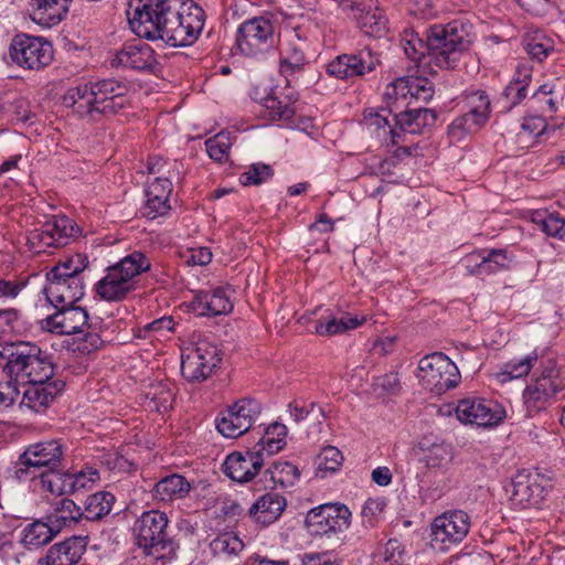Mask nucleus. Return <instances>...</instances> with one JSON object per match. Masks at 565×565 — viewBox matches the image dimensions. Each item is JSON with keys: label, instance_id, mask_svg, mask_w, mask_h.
<instances>
[{"label": "nucleus", "instance_id": "nucleus-4", "mask_svg": "<svg viewBox=\"0 0 565 565\" xmlns=\"http://www.w3.org/2000/svg\"><path fill=\"white\" fill-rule=\"evenodd\" d=\"M168 518L158 510L146 511L134 526L136 544L148 556L156 559L172 558L178 548L177 543L167 532Z\"/></svg>", "mask_w": 565, "mask_h": 565}, {"label": "nucleus", "instance_id": "nucleus-12", "mask_svg": "<svg viewBox=\"0 0 565 565\" xmlns=\"http://www.w3.org/2000/svg\"><path fill=\"white\" fill-rule=\"evenodd\" d=\"M10 57L21 67L41 70L53 60V47L42 38L18 34L10 44Z\"/></svg>", "mask_w": 565, "mask_h": 565}, {"label": "nucleus", "instance_id": "nucleus-42", "mask_svg": "<svg viewBox=\"0 0 565 565\" xmlns=\"http://www.w3.org/2000/svg\"><path fill=\"white\" fill-rule=\"evenodd\" d=\"M524 50L534 60L541 62L554 49V42L541 31L527 34L523 41Z\"/></svg>", "mask_w": 565, "mask_h": 565}, {"label": "nucleus", "instance_id": "nucleus-37", "mask_svg": "<svg viewBox=\"0 0 565 565\" xmlns=\"http://www.w3.org/2000/svg\"><path fill=\"white\" fill-rule=\"evenodd\" d=\"M116 499L107 491H99L90 494L84 504L83 515L87 521H99L108 515L113 509Z\"/></svg>", "mask_w": 565, "mask_h": 565}, {"label": "nucleus", "instance_id": "nucleus-24", "mask_svg": "<svg viewBox=\"0 0 565 565\" xmlns=\"http://www.w3.org/2000/svg\"><path fill=\"white\" fill-rule=\"evenodd\" d=\"M21 384L23 387L21 405L36 413L44 411L64 387L62 381Z\"/></svg>", "mask_w": 565, "mask_h": 565}, {"label": "nucleus", "instance_id": "nucleus-17", "mask_svg": "<svg viewBox=\"0 0 565 565\" xmlns=\"http://www.w3.org/2000/svg\"><path fill=\"white\" fill-rule=\"evenodd\" d=\"M35 345L31 342L7 343L0 349V367L8 377L15 382H24V376L35 354Z\"/></svg>", "mask_w": 565, "mask_h": 565}, {"label": "nucleus", "instance_id": "nucleus-60", "mask_svg": "<svg viewBox=\"0 0 565 565\" xmlns=\"http://www.w3.org/2000/svg\"><path fill=\"white\" fill-rule=\"evenodd\" d=\"M526 88L512 81L509 83L502 93V99L509 102L508 109L519 105L526 97Z\"/></svg>", "mask_w": 565, "mask_h": 565}, {"label": "nucleus", "instance_id": "nucleus-7", "mask_svg": "<svg viewBox=\"0 0 565 565\" xmlns=\"http://www.w3.org/2000/svg\"><path fill=\"white\" fill-rule=\"evenodd\" d=\"M542 370L524 390L523 399L529 416L545 409L561 390L559 372L552 359L541 362Z\"/></svg>", "mask_w": 565, "mask_h": 565}, {"label": "nucleus", "instance_id": "nucleus-35", "mask_svg": "<svg viewBox=\"0 0 565 565\" xmlns=\"http://www.w3.org/2000/svg\"><path fill=\"white\" fill-rule=\"evenodd\" d=\"M306 58L301 46L295 40H287L280 46L279 72L289 82V76L302 70Z\"/></svg>", "mask_w": 565, "mask_h": 565}, {"label": "nucleus", "instance_id": "nucleus-27", "mask_svg": "<svg viewBox=\"0 0 565 565\" xmlns=\"http://www.w3.org/2000/svg\"><path fill=\"white\" fill-rule=\"evenodd\" d=\"M395 126L407 134H422L425 128L435 125L437 114L428 108L406 109L399 113H392Z\"/></svg>", "mask_w": 565, "mask_h": 565}, {"label": "nucleus", "instance_id": "nucleus-20", "mask_svg": "<svg viewBox=\"0 0 565 565\" xmlns=\"http://www.w3.org/2000/svg\"><path fill=\"white\" fill-rule=\"evenodd\" d=\"M94 96L96 97V113L114 115L124 108L127 103L125 94L127 86L115 79H103L92 83Z\"/></svg>", "mask_w": 565, "mask_h": 565}, {"label": "nucleus", "instance_id": "nucleus-41", "mask_svg": "<svg viewBox=\"0 0 565 565\" xmlns=\"http://www.w3.org/2000/svg\"><path fill=\"white\" fill-rule=\"evenodd\" d=\"M452 459V447L445 441L434 443L425 449L424 461L430 469H445L451 463Z\"/></svg>", "mask_w": 565, "mask_h": 565}, {"label": "nucleus", "instance_id": "nucleus-23", "mask_svg": "<svg viewBox=\"0 0 565 565\" xmlns=\"http://www.w3.org/2000/svg\"><path fill=\"white\" fill-rule=\"evenodd\" d=\"M172 183L168 178H157L146 190V202L140 214L149 220L166 215L170 210Z\"/></svg>", "mask_w": 565, "mask_h": 565}, {"label": "nucleus", "instance_id": "nucleus-25", "mask_svg": "<svg viewBox=\"0 0 565 565\" xmlns=\"http://www.w3.org/2000/svg\"><path fill=\"white\" fill-rule=\"evenodd\" d=\"M192 309L199 316H218L232 311L233 303L224 288L199 291L192 300Z\"/></svg>", "mask_w": 565, "mask_h": 565}, {"label": "nucleus", "instance_id": "nucleus-63", "mask_svg": "<svg viewBox=\"0 0 565 565\" xmlns=\"http://www.w3.org/2000/svg\"><path fill=\"white\" fill-rule=\"evenodd\" d=\"M376 384L388 394H396L402 388L399 376L395 372L379 377Z\"/></svg>", "mask_w": 565, "mask_h": 565}, {"label": "nucleus", "instance_id": "nucleus-43", "mask_svg": "<svg viewBox=\"0 0 565 565\" xmlns=\"http://www.w3.org/2000/svg\"><path fill=\"white\" fill-rule=\"evenodd\" d=\"M87 264L88 260L85 255L75 254L60 260L58 264L47 273V277H62L68 279H71V277H81V273L87 267Z\"/></svg>", "mask_w": 565, "mask_h": 565}, {"label": "nucleus", "instance_id": "nucleus-49", "mask_svg": "<svg viewBox=\"0 0 565 565\" xmlns=\"http://www.w3.org/2000/svg\"><path fill=\"white\" fill-rule=\"evenodd\" d=\"M385 96L388 100V111L392 114L396 111L399 107L397 103L402 99H406L407 96L412 97L411 83L409 77H401L390 84L386 88Z\"/></svg>", "mask_w": 565, "mask_h": 565}, {"label": "nucleus", "instance_id": "nucleus-8", "mask_svg": "<svg viewBox=\"0 0 565 565\" xmlns=\"http://www.w3.org/2000/svg\"><path fill=\"white\" fill-rule=\"evenodd\" d=\"M64 447L60 440L52 439L30 445L20 456L17 476L32 472L34 476L42 471L63 469Z\"/></svg>", "mask_w": 565, "mask_h": 565}, {"label": "nucleus", "instance_id": "nucleus-14", "mask_svg": "<svg viewBox=\"0 0 565 565\" xmlns=\"http://www.w3.org/2000/svg\"><path fill=\"white\" fill-rule=\"evenodd\" d=\"M351 512L344 504L328 503L310 510L306 526L311 535L343 532L350 526Z\"/></svg>", "mask_w": 565, "mask_h": 565}, {"label": "nucleus", "instance_id": "nucleus-28", "mask_svg": "<svg viewBox=\"0 0 565 565\" xmlns=\"http://www.w3.org/2000/svg\"><path fill=\"white\" fill-rule=\"evenodd\" d=\"M85 550L79 537L66 540L51 546L44 558L39 561L40 565H73L77 563Z\"/></svg>", "mask_w": 565, "mask_h": 565}, {"label": "nucleus", "instance_id": "nucleus-46", "mask_svg": "<svg viewBox=\"0 0 565 565\" xmlns=\"http://www.w3.org/2000/svg\"><path fill=\"white\" fill-rule=\"evenodd\" d=\"M362 321L358 318L342 317L341 319L331 318L328 321H318L316 324V332L319 335H333L343 333L348 330L358 328Z\"/></svg>", "mask_w": 565, "mask_h": 565}, {"label": "nucleus", "instance_id": "nucleus-33", "mask_svg": "<svg viewBox=\"0 0 565 565\" xmlns=\"http://www.w3.org/2000/svg\"><path fill=\"white\" fill-rule=\"evenodd\" d=\"M296 100L297 98H292L289 94L277 95L276 92H271L259 102L271 120H289L295 115Z\"/></svg>", "mask_w": 565, "mask_h": 565}, {"label": "nucleus", "instance_id": "nucleus-36", "mask_svg": "<svg viewBox=\"0 0 565 565\" xmlns=\"http://www.w3.org/2000/svg\"><path fill=\"white\" fill-rule=\"evenodd\" d=\"M50 522L34 521L26 524L21 531V543L28 550H38L49 544L55 536Z\"/></svg>", "mask_w": 565, "mask_h": 565}, {"label": "nucleus", "instance_id": "nucleus-1", "mask_svg": "<svg viewBox=\"0 0 565 565\" xmlns=\"http://www.w3.org/2000/svg\"><path fill=\"white\" fill-rule=\"evenodd\" d=\"M128 21L139 38L188 46L202 32L205 13L193 0H136Z\"/></svg>", "mask_w": 565, "mask_h": 565}, {"label": "nucleus", "instance_id": "nucleus-6", "mask_svg": "<svg viewBox=\"0 0 565 565\" xmlns=\"http://www.w3.org/2000/svg\"><path fill=\"white\" fill-rule=\"evenodd\" d=\"M418 376L424 387L436 394L454 388L460 381L457 365L441 352L428 354L419 361Z\"/></svg>", "mask_w": 565, "mask_h": 565}, {"label": "nucleus", "instance_id": "nucleus-44", "mask_svg": "<svg viewBox=\"0 0 565 565\" xmlns=\"http://www.w3.org/2000/svg\"><path fill=\"white\" fill-rule=\"evenodd\" d=\"M214 555L218 556H236L243 548V541L231 532H225L216 536L210 544Z\"/></svg>", "mask_w": 565, "mask_h": 565}, {"label": "nucleus", "instance_id": "nucleus-21", "mask_svg": "<svg viewBox=\"0 0 565 565\" xmlns=\"http://www.w3.org/2000/svg\"><path fill=\"white\" fill-rule=\"evenodd\" d=\"M49 284L45 287L47 300L54 306L74 305L84 296V282L82 277L60 278L47 277Z\"/></svg>", "mask_w": 565, "mask_h": 565}, {"label": "nucleus", "instance_id": "nucleus-61", "mask_svg": "<svg viewBox=\"0 0 565 565\" xmlns=\"http://www.w3.org/2000/svg\"><path fill=\"white\" fill-rule=\"evenodd\" d=\"M547 127L545 119L541 116H527L523 118L521 128L526 134L537 137L541 136Z\"/></svg>", "mask_w": 565, "mask_h": 565}, {"label": "nucleus", "instance_id": "nucleus-39", "mask_svg": "<svg viewBox=\"0 0 565 565\" xmlns=\"http://www.w3.org/2000/svg\"><path fill=\"white\" fill-rule=\"evenodd\" d=\"M46 228L50 230L52 236L55 238L56 246H66L72 238L79 235L81 230L70 217L54 216L52 220L45 222Z\"/></svg>", "mask_w": 565, "mask_h": 565}, {"label": "nucleus", "instance_id": "nucleus-22", "mask_svg": "<svg viewBox=\"0 0 565 565\" xmlns=\"http://www.w3.org/2000/svg\"><path fill=\"white\" fill-rule=\"evenodd\" d=\"M125 66L137 71H153L157 65L154 52L147 43L126 44L111 60V66Z\"/></svg>", "mask_w": 565, "mask_h": 565}, {"label": "nucleus", "instance_id": "nucleus-31", "mask_svg": "<svg viewBox=\"0 0 565 565\" xmlns=\"http://www.w3.org/2000/svg\"><path fill=\"white\" fill-rule=\"evenodd\" d=\"M71 2L72 0H33L34 20L53 26L66 17Z\"/></svg>", "mask_w": 565, "mask_h": 565}, {"label": "nucleus", "instance_id": "nucleus-2", "mask_svg": "<svg viewBox=\"0 0 565 565\" xmlns=\"http://www.w3.org/2000/svg\"><path fill=\"white\" fill-rule=\"evenodd\" d=\"M286 434L285 425L278 423L270 425L253 449L244 454L233 452L226 457L223 463L224 473L239 483L250 481L264 466L265 455L271 456L284 447Z\"/></svg>", "mask_w": 565, "mask_h": 565}, {"label": "nucleus", "instance_id": "nucleus-50", "mask_svg": "<svg viewBox=\"0 0 565 565\" xmlns=\"http://www.w3.org/2000/svg\"><path fill=\"white\" fill-rule=\"evenodd\" d=\"M28 244L30 245L31 250L36 254L46 253L50 247H57L55 238L52 236L50 230L46 228L45 223L42 228H36L29 233Z\"/></svg>", "mask_w": 565, "mask_h": 565}, {"label": "nucleus", "instance_id": "nucleus-5", "mask_svg": "<svg viewBox=\"0 0 565 565\" xmlns=\"http://www.w3.org/2000/svg\"><path fill=\"white\" fill-rule=\"evenodd\" d=\"M150 269L149 259L134 252L107 269L106 276L96 285V292L107 301H118L135 289V277Z\"/></svg>", "mask_w": 565, "mask_h": 565}, {"label": "nucleus", "instance_id": "nucleus-10", "mask_svg": "<svg viewBox=\"0 0 565 565\" xmlns=\"http://www.w3.org/2000/svg\"><path fill=\"white\" fill-rule=\"evenodd\" d=\"M469 529L470 518L465 511L445 512L431 524L430 545L435 551L447 552L467 536Z\"/></svg>", "mask_w": 565, "mask_h": 565}, {"label": "nucleus", "instance_id": "nucleus-34", "mask_svg": "<svg viewBox=\"0 0 565 565\" xmlns=\"http://www.w3.org/2000/svg\"><path fill=\"white\" fill-rule=\"evenodd\" d=\"M189 481L181 475H170L154 484V497L160 501H172L184 498L190 492Z\"/></svg>", "mask_w": 565, "mask_h": 565}, {"label": "nucleus", "instance_id": "nucleus-56", "mask_svg": "<svg viewBox=\"0 0 565 565\" xmlns=\"http://www.w3.org/2000/svg\"><path fill=\"white\" fill-rule=\"evenodd\" d=\"M541 227L548 236L565 239V220L558 214L552 213L541 221Z\"/></svg>", "mask_w": 565, "mask_h": 565}, {"label": "nucleus", "instance_id": "nucleus-32", "mask_svg": "<svg viewBox=\"0 0 565 565\" xmlns=\"http://www.w3.org/2000/svg\"><path fill=\"white\" fill-rule=\"evenodd\" d=\"M63 102L65 106L72 107L81 116L96 113V97L92 84L70 88L64 95Z\"/></svg>", "mask_w": 565, "mask_h": 565}, {"label": "nucleus", "instance_id": "nucleus-38", "mask_svg": "<svg viewBox=\"0 0 565 565\" xmlns=\"http://www.w3.org/2000/svg\"><path fill=\"white\" fill-rule=\"evenodd\" d=\"M54 375V365L50 356L35 345V354L31 360L23 383H42L50 381Z\"/></svg>", "mask_w": 565, "mask_h": 565}, {"label": "nucleus", "instance_id": "nucleus-9", "mask_svg": "<svg viewBox=\"0 0 565 565\" xmlns=\"http://www.w3.org/2000/svg\"><path fill=\"white\" fill-rule=\"evenodd\" d=\"M217 347L207 339H200L182 354L181 373L188 382H203L221 362Z\"/></svg>", "mask_w": 565, "mask_h": 565}, {"label": "nucleus", "instance_id": "nucleus-18", "mask_svg": "<svg viewBox=\"0 0 565 565\" xmlns=\"http://www.w3.org/2000/svg\"><path fill=\"white\" fill-rule=\"evenodd\" d=\"M379 60L369 50H362L358 54H343L335 57L327 65V73L339 79H349L363 76L372 72Z\"/></svg>", "mask_w": 565, "mask_h": 565}, {"label": "nucleus", "instance_id": "nucleus-48", "mask_svg": "<svg viewBox=\"0 0 565 565\" xmlns=\"http://www.w3.org/2000/svg\"><path fill=\"white\" fill-rule=\"evenodd\" d=\"M343 462L342 452L333 446L324 447L321 452L318 455L316 463L318 471L321 473L324 472H335L340 469Z\"/></svg>", "mask_w": 565, "mask_h": 565}, {"label": "nucleus", "instance_id": "nucleus-26", "mask_svg": "<svg viewBox=\"0 0 565 565\" xmlns=\"http://www.w3.org/2000/svg\"><path fill=\"white\" fill-rule=\"evenodd\" d=\"M466 267L473 275H490L509 267L510 259L504 249L473 253L467 256Z\"/></svg>", "mask_w": 565, "mask_h": 565}, {"label": "nucleus", "instance_id": "nucleus-52", "mask_svg": "<svg viewBox=\"0 0 565 565\" xmlns=\"http://www.w3.org/2000/svg\"><path fill=\"white\" fill-rule=\"evenodd\" d=\"M537 359V352L533 351L519 361H511L504 365V374L509 375L511 379L525 376L530 373Z\"/></svg>", "mask_w": 565, "mask_h": 565}, {"label": "nucleus", "instance_id": "nucleus-62", "mask_svg": "<svg viewBox=\"0 0 565 565\" xmlns=\"http://www.w3.org/2000/svg\"><path fill=\"white\" fill-rule=\"evenodd\" d=\"M151 399L158 412H166L171 407L173 395L170 390L159 385L156 392L152 393Z\"/></svg>", "mask_w": 565, "mask_h": 565}, {"label": "nucleus", "instance_id": "nucleus-13", "mask_svg": "<svg viewBox=\"0 0 565 565\" xmlns=\"http://www.w3.org/2000/svg\"><path fill=\"white\" fill-rule=\"evenodd\" d=\"M260 412L259 402L242 398L221 413L216 419V428L224 437L237 438L250 429Z\"/></svg>", "mask_w": 565, "mask_h": 565}, {"label": "nucleus", "instance_id": "nucleus-29", "mask_svg": "<svg viewBox=\"0 0 565 565\" xmlns=\"http://www.w3.org/2000/svg\"><path fill=\"white\" fill-rule=\"evenodd\" d=\"M55 534L63 529H75V526L84 519L83 511L73 500L63 498L55 503L53 511L47 515Z\"/></svg>", "mask_w": 565, "mask_h": 565}, {"label": "nucleus", "instance_id": "nucleus-64", "mask_svg": "<svg viewBox=\"0 0 565 565\" xmlns=\"http://www.w3.org/2000/svg\"><path fill=\"white\" fill-rule=\"evenodd\" d=\"M302 565H340V562L328 554L309 553L302 556Z\"/></svg>", "mask_w": 565, "mask_h": 565}, {"label": "nucleus", "instance_id": "nucleus-11", "mask_svg": "<svg viewBox=\"0 0 565 565\" xmlns=\"http://www.w3.org/2000/svg\"><path fill=\"white\" fill-rule=\"evenodd\" d=\"M236 44L246 56H263L274 47L271 21L265 17H256L243 22L237 30Z\"/></svg>", "mask_w": 565, "mask_h": 565}, {"label": "nucleus", "instance_id": "nucleus-45", "mask_svg": "<svg viewBox=\"0 0 565 565\" xmlns=\"http://www.w3.org/2000/svg\"><path fill=\"white\" fill-rule=\"evenodd\" d=\"M206 151L211 159L216 162H225L230 157L232 146L230 132L221 131L205 141Z\"/></svg>", "mask_w": 565, "mask_h": 565}, {"label": "nucleus", "instance_id": "nucleus-16", "mask_svg": "<svg viewBox=\"0 0 565 565\" xmlns=\"http://www.w3.org/2000/svg\"><path fill=\"white\" fill-rule=\"evenodd\" d=\"M456 416L463 424L491 427L502 422L505 412L500 405L490 401L468 397L458 402Z\"/></svg>", "mask_w": 565, "mask_h": 565}, {"label": "nucleus", "instance_id": "nucleus-40", "mask_svg": "<svg viewBox=\"0 0 565 565\" xmlns=\"http://www.w3.org/2000/svg\"><path fill=\"white\" fill-rule=\"evenodd\" d=\"M487 121L482 115H476L467 110L449 125L448 135L456 140H461L468 134L478 131Z\"/></svg>", "mask_w": 565, "mask_h": 565}, {"label": "nucleus", "instance_id": "nucleus-51", "mask_svg": "<svg viewBox=\"0 0 565 565\" xmlns=\"http://www.w3.org/2000/svg\"><path fill=\"white\" fill-rule=\"evenodd\" d=\"M273 169L265 163H253L247 171L239 175L243 185H259L273 177Z\"/></svg>", "mask_w": 565, "mask_h": 565}, {"label": "nucleus", "instance_id": "nucleus-30", "mask_svg": "<svg viewBox=\"0 0 565 565\" xmlns=\"http://www.w3.org/2000/svg\"><path fill=\"white\" fill-rule=\"evenodd\" d=\"M286 508V499L276 492H268L262 495L250 507L249 515L264 525L276 521Z\"/></svg>", "mask_w": 565, "mask_h": 565}, {"label": "nucleus", "instance_id": "nucleus-53", "mask_svg": "<svg viewBox=\"0 0 565 565\" xmlns=\"http://www.w3.org/2000/svg\"><path fill=\"white\" fill-rule=\"evenodd\" d=\"M468 110L482 115L484 119L489 120L490 116V99L483 90H475L466 96Z\"/></svg>", "mask_w": 565, "mask_h": 565}, {"label": "nucleus", "instance_id": "nucleus-3", "mask_svg": "<svg viewBox=\"0 0 565 565\" xmlns=\"http://www.w3.org/2000/svg\"><path fill=\"white\" fill-rule=\"evenodd\" d=\"M469 43L468 29L457 20L447 24H435L427 30L428 56L439 68H456Z\"/></svg>", "mask_w": 565, "mask_h": 565}, {"label": "nucleus", "instance_id": "nucleus-15", "mask_svg": "<svg viewBox=\"0 0 565 565\" xmlns=\"http://www.w3.org/2000/svg\"><path fill=\"white\" fill-rule=\"evenodd\" d=\"M343 11H351L366 35L382 38L388 33V20L377 0H341Z\"/></svg>", "mask_w": 565, "mask_h": 565}, {"label": "nucleus", "instance_id": "nucleus-55", "mask_svg": "<svg viewBox=\"0 0 565 565\" xmlns=\"http://www.w3.org/2000/svg\"><path fill=\"white\" fill-rule=\"evenodd\" d=\"M385 502L381 499H369L362 508V522L365 527L375 526L377 516L383 512Z\"/></svg>", "mask_w": 565, "mask_h": 565}, {"label": "nucleus", "instance_id": "nucleus-57", "mask_svg": "<svg viewBox=\"0 0 565 565\" xmlns=\"http://www.w3.org/2000/svg\"><path fill=\"white\" fill-rule=\"evenodd\" d=\"M99 479V472L94 468H87L77 473H72V482L75 493L90 489Z\"/></svg>", "mask_w": 565, "mask_h": 565}, {"label": "nucleus", "instance_id": "nucleus-54", "mask_svg": "<svg viewBox=\"0 0 565 565\" xmlns=\"http://www.w3.org/2000/svg\"><path fill=\"white\" fill-rule=\"evenodd\" d=\"M412 98L420 102H429L434 96V85L425 77L409 76Z\"/></svg>", "mask_w": 565, "mask_h": 565}, {"label": "nucleus", "instance_id": "nucleus-19", "mask_svg": "<svg viewBox=\"0 0 565 565\" xmlns=\"http://www.w3.org/2000/svg\"><path fill=\"white\" fill-rule=\"evenodd\" d=\"M87 323V311L74 305L61 306L58 311L42 321L44 329L57 334L82 333Z\"/></svg>", "mask_w": 565, "mask_h": 565}, {"label": "nucleus", "instance_id": "nucleus-58", "mask_svg": "<svg viewBox=\"0 0 565 565\" xmlns=\"http://www.w3.org/2000/svg\"><path fill=\"white\" fill-rule=\"evenodd\" d=\"M62 469L40 472L42 488L52 494L63 495Z\"/></svg>", "mask_w": 565, "mask_h": 565}, {"label": "nucleus", "instance_id": "nucleus-59", "mask_svg": "<svg viewBox=\"0 0 565 565\" xmlns=\"http://www.w3.org/2000/svg\"><path fill=\"white\" fill-rule=\"evenodd\" d=\"M21 383L14 379L8 377L4 383H0V406H11L20 395Z\"/></svg>", "mask_w": 565, "mask_h": 565}, {"label": "nucleus", "instance_id": "nucleus-47", "mask_svg": "<svg viewBox=\"0 0 565 565\" xmlns=\"http://www.w3.org/2000/svg\"><path fill=\"white\" fill-rule=\"evenodd\" d=\"M267 473L270 475L275 483L282 487L292 486L299 478L300 472L298 468L291 462H274L268 469Z\"/></svg>", "mask_w": 565, "mask_h": 565}]
</instances>
